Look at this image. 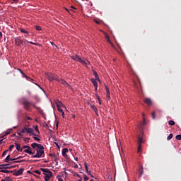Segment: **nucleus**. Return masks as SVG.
Returning a JSON list of instances; mask_svg holds the SVG:
<instances>
[{"mask_svg":"<svg viewBox=\"0 0 181 181\" xmlns=\"http://www.w3.org/2000/svg\"><path fill=\"white\" fill-rule=\"evenodd\" d=\"M84 165H85V169H86L87 173H88V166L87 165V162H85Z\"/></svg>","mask_w":181,"mask_h":181,"instance_id":"473e14b6","label":"nucleus"},{"mask_svg":"<svg viewBox=\"0 0 181 181\" xmlns=\"http://www.w3.org/2000/svg\"><path fill=\"white\" fill-rule=\"evenodd\" d=\"M91 83H93L95 88H98V83H97V79H95L94 78H92L90 79Z\"/></svg>","mask_w":181,"mask_h":181,"instance_id":"ddd939ff","label":"nucleus"},{"mask_svg":"<svg viewBox=\"0 0 181 181\" xmlns=\"http://www.w3.org/2000/svg\"><path fill=\"white\" fill-rule=\"evenodd\" d=\"M16 128H18V126H15L13 127V129H16Z\"/></svg>","mask_w":181,"mask_h":181,"instance_id":"e2e57ef3","label":"nucleus"},{"mask_svg":"<svg viewBox=\"0 0 181 181\" xmlns=\"http://www.w3.org/2000/svg\"><path fill=\"white\" fill-rule=\"evenodd\" d=\"M93 74L95 76V80H97L98 81H100V78L98 77V74H97V72L95 71H93Z\"/></svg>","mask_w":181,"mask_h":181,"instance_id":"aec40b11","label":"nucleus"},{"mask_svg":"<svg viewBox=\"0 0 181 181\" xmlns=\"http://www.w3.org/2000/svg\"><path fill=\"white\" fill-rule=\"evenodd\" d=\"M140 173H139V177H142V175H144V167L143 166H141L140 168Z\"/></svg>","mask_w":181,"mask_h":181,"instance_id":"4be33fe9","label":"nucleus"},{"mask_svg":"<svg viewBox=\"0 0 181 181\" xmlns=\"http://www.w3.org/2000/svg\"><path fill=\"white\" fill-rule=\"evenodd\" d=\"M26 129H27L26 127H25L23 129H22L21 134H26Z\"/></svg>","mask_w":181,"mask_h":181,"instance_id":"f704fd0d","label":"nucleus"},{"mask_svg":"<svg viewBox=\"0 0 181 181\" xmlns=\"http://www.w3.org/2000/svg\"><path fill=\"white\" fill-rule=\"evenodd\" d=\"M74 159H75V160H76V162H77V160H78V158H77V157L75 158Z\"/></svg>","mask_w":181,"mask_h":181,"instance_id":"69168bd1","label":"nucleus"},{"mask_svg":"<svg viewBox=\"0 0 181 181\" xmlns=\"http://www.w3.org/2000/svg\"><path fill=\"white\" fill-rule=\"evenodd\" d=\"M35 130L38 134H40V132H39V127L35 126Z\"/></svg>","mask_w":181,"mask_h":181,"instance_id":"a19ab883","label":"nucleus"},{"mask_svg":"<svg viewBox=\"0 0 181 181\" xmlns=\"http://www.w3.org/2000/svg\"><path fill=\"white\" fill-rule=\"evenodd\" d=\"M11 159H13V158H11V155H8L5 158L4 162H6V163H9V160H11Z\"/></svg>","mask_w":181,"mask_h":181,"instance_id":"412c9836","label":"nucleus"},{"mask_svg":"<svg viewBox=\"0 0 181 181\" xmlns=\"http://www.w3.org/2000/svg\"><path fill=\"white\" fill-rule=\"evenodd\" d=\"M17 134H18V135H19V136H23V134H22L21 132H18Z\"/></svg>","mask_w":181,"mask_h":181,"instance_id":"3c124183","label":"nucleus"},{"mask_svg":"<svg viewBox=\"0 0 181 181\" xmlns=\"http://www.w3.org/2000/svg\"><path fill=\"white\" fill-rule=\"evenodd\" d=\"M54 155H55V154L50 153V154H49V156H51V157H54Z\"/></svg>","mask_w":181,"mask_h":181,"instance_id":"13d9d810","label":"nucleus"},{"mask_svg":"<svg viewBox=\"0 0 181 181\" xmlns=\"http://www.w3.org/2000/svg\"><path fill=\"white\" fill-rule=\"evenodd\" d=\"M5 166H9V164H1L0 169H12V168H15V166H11V167H5Z\"/></svg>","mask_w":181,"mask_h":181,"instance_id":"9b49d317","label":"nucleus"},{"mask_svg":"<svg viewBox=\"0 0 181 181\" xmlns=\"http://www.w3.org/2000/svg\"><path fill=\"white\" fill-rule=\"evenodd\" d=\"M29 141H30V138L29 137L24 138V142H26V144L29 143Z\"/></svg>","mask_w":181,"mask_h":181,"instance_id":"2f4dec72","label":"nucleus"},{"mask_svg":"<svg viewBox=\"0 0 181 181\" xmlns=\"http://www.w3.org/2000/svg\"><path fill=\"white\" fill-rule=\"evenodd\" d=\"M21 162H25V160H21L18 161H14L13 163H21Z\"/></svg>","mask_w":181,"mask_h":181,"instance_id":"a18cd8bd","label":"nucleus"},{"mask_svg":"<svg viewBox=\"0 0 181 181\" xmlns=\"http://www.w3.org/2000/svg\"><path fill=\"white\" fill-rule=\"evenodd\" d=\"M57 110L58 111H59V112H63V109H62V107H63V103H59V104H57Z\"/></svg>","mask_w":181,"mask_h":181,"instance_id":"2eb2a0df","label":"nucleus"},{"mask_svg":"<svg viewBox=\"0 0 181 181\" xmlns=\"http://www.w3.org/2000/svg\"><path fill=\"white\" fill-rule=\"evenodd\" d=\"M23 149H32V148H30V146H23Z\"/></svg>","mask_w":181,"mask_h":181,"instance_id":"c9c22d12","label":"nucleus"},{"mask_svg":"<svg viewBox=\"0 0 181 181\" xmlns=\"http://www.w3.org/2000/svg\"><path fill=\"white\" fill-rule=\"evenodd\" d=\"M24 171H25V168H20L18 170H15L13 171V176H21V175L23 174Z\"/></svg>","mask_w":181,"mask_h":181,"instance_id":"39448f33","label":"nucleus"},{"mask_svg":"<svg viewBox=\"0 0 181 181\" xmlns=\"http://www.w3.org/2000/svg\"><path fill=\"white\" fill-rule=\"evenodd\" d=\"M83 179H84L85 181H87V180H88V177H87V175H83Z\"/></svg>","mask_w":181,"mask_h":181,"instance_id":"49530a36","label":"nucleus"},{"mask_svg":"<svg viewBox=\"0 0 181 181\" xmlns=\"http://www.w3.org/2000/svg\"><path fill=\"white\" fill-rule=\"evenodd\" d=\"M27 119H28L29 121H32V119L30 117L26 116Z\"/></svg>","mask_w":181,"mask_h":181,"instance_id":"603ef678","label":"nucleus"},{"mask_svg":"<svg viewBox=\"0 0 181 181\" xmlns=\"http://www.w3.org/2000/svg\"><path fill=\"white\" fill-rule=\"evenodd\" d=\"M94 22H95L97 23V25H100V21H97V20H94Z\"/></svg>","mask_w":181,"mask_h":181,"instance_id":"864d4df0","label":"nucleus"},{"mask_svg":"<svg viewBox=\"0 0 181 181\" xmlns=\"http://www.w3.org/2000/svg\"><path fill=\"white\" fill-rule=\"evenodd\" d=\"M11 132H12V129H7V131L4 132V135L1 136L0 138H4V136H6V135H9Z\"/></svg>","mask_w":181,"mask_h":181,"instance_id":"f3484780","label":"nucleus"},{"mask_svg":"<svg viewBox=\"0 0 181 181\" xmlns=\"http://www.w3.org/2000/svg\"><path fill=\"white\" fill-rule=\"evenodd\" d=\"M58 181H64V180H62V178H60V177H59V178L58 179Z\"/></svg>","mask_w":181,"mask_h":181,"instance_id":"680f3d73","label":"nucleus"},{"mask_svg":"<svg viewBox=\"0 0 181 181\" xmlns=\"http://www.w3.org/2000/svg\"><path fill=\"white\" fill-rule=\"evenodd\" d=\"M56 127H57V128H59V122H57Z\"/></svg>","mask_w":181,"mask_h":181,"instance_id":"0e129e2a","label":"nucleus"},{"mask_svg":"<svg viewBox=\"0 0 181 181\" xmlns=\"http://www.w3.org/2000/svg\"><path fill=\"white\" fill-rule=\"evenodd\" d=\"M0 37H2V33L0 32Z\"/></svg>","mask_w":181,"mask_h":181,"instance_id":"774afa93","label":"nucleus"},{"mask_svg":"<svg viewBox=\"0 0 181 181\" xmlns=\"http://www.w3.org/2000/svg\"><path fill=\"white\" fill-rule=\"evenodd\" d=\"M25 42H28V43H30V45H34V46H39L38 43H35L33 42L28 41L27 40H25Z\"/></svg>","mask_w":181,"mask_h":181,"instance_id":"cd10ccee","label":"nucleus"},{"mask_svg":"<svg viewBox=\"0 0 181 181\" xmlns=\"http://www.w3.org/2000/svg\"><path fill=\"white\" fill-rule=\"evenodd\" d=\"M176 139H177L178 141H180L181 140V135L180 134H178L176 136Z\"/></svg>","mask_w":181,"mask_h":181,"instance_id":"58836bf2","label":"nucleus"},{"mask_svg":"<svg viewBox=\"0 0 181 181\" xmlns=\"http://www.w3.org/2000/svg\"><path fill=\"white\" fill-rule=\"evenodd\" d=\"M138 148H137V152L138 153H141L142 152V146L141 144H138Z\"/></svg>","mask_w":181,"mask_h":181,"instance_id":"b1692460","label":"nucleus"},{"mask_svg":"<svg viewBox=\"0 0 181 181\" xmlns=\"http://www.w3.org/2000/svg\"><path fill=\"white\" fill-rule=\"evenodd\" d=\"M67 152H69V149L67 148H63L62 156H64V157L67 156V154H66V153H67Z\"/></svg>","mask_w":181,"mask_h":181,"instance_id":"a211bd4d","label":"nucleus"},{"mask_svg":"<svg viewBox=\"0 0 181 181\" xmlns=\"http://www.w3.org/2000/svg\"><path fill=\"white\" fill-rule=\"evenodd\" d=\"M106 90V97L108 98V100H111V93H110V88L108 87L105 86Z\"/></svg>","mask_w":181,"mask_h":181,"instance_id":"f8f14e48","label":"nucleus"},{"mask_svg":"<svg viewBox=\"0 0 181 181\" xmlns=\"http://www.w3.org/2000/svg\"><path fill=\"white\" fill-rule=\"evenodd\" d=\"M40 170H42V172H43V175H45V176L50 173H52V171L49 170L47 168H40Z\"/></svg>","mask_w":181,"mask_h":181,"instance_id":"4468645a","label":"nucleus"},{"mask_svg":"<svg viewBox=\"0 0 181 181\" xmlns=\"http://www.w3.org/2000/svg\"><path fill=\"white\" fill-rule=\"evenodd\" d=\"M88 175H89L90 176H91V177H93V175H91V171H88V173H87Z\"/></svg>","mask_w":181,"mask_h":181,"instance_id":"6e6d98bb","label":"nucleus"},{"mask_svg":"<svg viewBox=\"0 0 181 181\" xmlns=\"http://www.w3.org/2000/svg\"><path fill=\"white\" fill-rule=\"evenodd\" d=\"M71 8H72V9H76L74 6H71Z\"/></svg>","mask_w":181,"mask_h":181,"instance_id":"338daca9","label":"nucleus"},{"mask_svg":"<svg viewBox=\"0 0 181 181\" xmlns=\"http://www.w3.org/2000/svg\"><path fill=\"white\" fill-rule=\"evenodd\" d=\"M47 77L49 81H50L51 83L52 81H54V80L57 81V79H59V78L56 77V75H54L53 74H50V73L47 74Z\"/></svg>","mask_w":181,"mask_h":181,"instance_id":"20e7f679","label":"nucleus"},{"mask_svg":"<svg viewBox=\"0 0 181 181\" xmlns=\"http://www.w3.org/2000/svg\"><path fill=\"white\" fill-rule=\"evenodd\" d=\"M15 145H16V149L18 152H22V151H23V148H21L20 144L15 143Z\"/></svg>","mask_w":181,"mask_h":181,"instance_id":"6ab92c4d","label":"nucleus"},{"mask_svg":"<svg viewBox=\"0 0 181 181\" xmlns=\"http://www.w3.org/2000/svg\"><path fill=\"white\" fill-rule=\"evenodd\" d=\"M168 124H169V125H170V126H173V125H175V121H173V120H170L169 122H168Z\"/></svg>","mask_w":181,"mask_h":181,"instance_id":"7c9ffc66","label":"nucleus"},{"mask_svg":"<svg viewBox=\"0 0 181 181\" xmlns=\"http://www.w3.org/2000/svg\"><path fill=\"white\" fill-rule=\"evenodd\" d=\"M73 60L75 62H78L79 63H81V64H84V66H87V62H86V60H84V58H81L78 57V55H73L71 57Z\"/></svg>","mask_w":181,"mask_h":181,"instance_id":"7ed1b4c3","label":"nucleus"},{"mask_svg":"<svg viewBox=\"0 0 181 181\" xmlns=\"http://www.w3.org/2000/svg\"><path fill=\"white\" fill-rule=\"evenodd\" d=\"M32 148H37V153L34 156H32L31 158H42V156L45 154V147L40 144L33 143L31 144Z\"/></svg>","mask_w":181,"mask_h":181,"instance_id":"f257e3e1","label":"nucleus"},{"mask_svg":"<svg viewBox=\"0 0 181 181\" xmlns=\"http://www.w3.org/2000/svg\"><path fill=\"white\" fill-rule=\"evenodd\" d=\"M54 160H57V156H56V154L54 155Z\"/></svg>","mask_w":181,"mask_h":181,"instance_id":"8fccbe9b","label":"nucleus"},{"mask_svg":"<svg viewBox=\"0 0 181 181\" xmlns=\"http://www.w3.org/2000/svg\"><path fill=\"white\" fill-rule=\"evenodd\" d=\"M9 151V150H6L3 152L2 153V156H4L5 155H6V153H8V152Z\"/></svg>","mask_w":181,"mask_h":181,"instance_id":"ea45409f","label":"nucleus"},{"mask_svg":"<svg viewBox=\"0 0 181 181\" xmlns=\"http://www.w3.org/2000/svg\"><path fill=\"white\" fill-rule=\"evenodd\" d=\"M34 173H36L37 175H41L42 174V173L39 170H35Z\"/></svg>","mask_w":181,"mask_h":181,"instance_id":"c03bdc74","label":"nucleus"},{"mask_svg":"<svg viewBox=\"0 0 181 181\" xmlns=\"http://www.w3.org/2000/svg\"><path fill=\"white\" fill-rule=\"evenodd\" d=\"M62 112V114L63 118H64V112Z\"/></svg>","mask_w":181,"mask_h":181,"instance_id":"bf43d9fd","label":"nucleus"},{"mask_svg":"<svg viewBox=\"0 0 181 181\" xmlns=\"http://www.w3.org/2000/svg\"><path fill=\"white\" fill-rule=\"evenodd\" d=\"M90 107L91 109L93 110V111H94L95 113H97L98 110H97V107H95V105H90Z\"/></svg>","mask_w":181,"mask_h":181,"instance_id":"393cba45","label":"nucleus"},{"mask_svg":"<svg viewBox=\"0 0 181 181\" xmlns=\"http://www.w3.org/2000/svg\"><path fill=\"white\" fill-rule=\"evenodd\" d=\"M141 144H144V140L141 137V136H139V141H138V145H141Z\"/></svg>","mask_w":181,"mask_h":181,"instance_id":"bb28decb","label":"nucleus"},{"mask_svg":"<svg viewBox=\"0 0 181 181\" xmlns=\"http://www.w3.org/2000/svg\"><path fill=\"white\" fill-rule=\"evenodd\" d=\"M28 173H29L30 175H32V172H30V170L27 171Z\"/></svg>","mask_w":181,"mask_h":181,"instance_id":"052dcab7","label":"nucleus"},{"mask_svg":"<svg viewBox=\"0 0 181 181\" xmlns=\"http://www.w3.org/2000/svg\"><path fill=\"white\" fill-rule=\"evenodd\" d=\"M6 181H11V180H12V178H11L10 177H6Z\"/></svg>","mask_w":181,"mask_h":181,"instance_id":"de8ad7c7","label":"nucleus"},{"mask_svg":"<svg viewBox=\"0 0 181 181\" xmlns=\"http://www.w3.org/2000/svg\"><path fill=\"white\" fill-rule=\"evenodd\" d=\"M23 152H25V153H29V155H35V151L33 152L32 149L27 148L24 150Z\"/></svg>","mask_w":181,"mask_h":181,"instance_id":"dca6fc26","label":"nucleus"},{"mask_svg":"<svg viewBox=\"0 0 181 181\" xmlns=\"http://www.w3.org/2000/svg\"><path fill=\"white\" fill-rule=\"evenodd\" d=\"M35 29H36V30H42V27L36 25Z\"/></svg>","mask_w":181,"mask_h":181,"instance_id":"4c0bfd02","label":"nucleus"},{"mask_svg":"<svg viewBox=\"0 0 181 181\" xmlns=\"http://www.w3.org/2000/svg\"><path fill=\"white\" fill-rule=\"evenodd\" d=\"M23 105L24 106V109L26 111H29V107L30 105L33 107V108H35L37 110L40 112H43V110L40 108V107L36 106L35 104L32 103L31 102H29L26 98H23V102H22Z\"/></svg>","mask_w":181,"mask_h":181,"instance_id":"f03ea898","label":"nucleus"},{"mask_svg":"<svg viewBox=\"0 0 181 181\" xmlns=\"http://www.w3.org/2000/svg\"><path fill=\"white\" fill-rule=\"evenodd\" d=\"M14 42L16 46H21V45H23V40L21 38V37H14Z\"/></svg>","mask_w":181,"mask_h":181,"instance_id":"423d86ee","label":"nucleus"},{"mask_svg":"<svg viewBox=\"0 0 181 181\" xmlns=\"http://www.w3.org/2000/svg\"><path fill=\"white\" fill-rule=\"evenodd\" d=\"M20 32H21V33H26L27 35L29 34V32H28L23 28H21Z\"/></svg>","mask_w":181,"mask_h":181,"instance_id":"c85d7f7f","label":"nucleus"},{"mask_svg":"<svg viewBox=\"0 0 181 181\" xmlns=\"http://www.w3.org/2000/svg\"><path fill=\"white\" fill-rule=\"evenodd\" d=\"M23 157L22 156H19L18 158H13V159H11V160H18V159H22Z\"/></svg>","mask_w":181,"mask_h":181,"instance_id":"e433bc0d","label":"nucleus"},{"mask_svg":"<svg viewBox=\"0 0 181 181\" xmlns=\"http://www.w3.org/2000/svg\"><path fill=\"white\" fill-rule=\"evenodd\" d=\"M13 2H14L15 4H18L19 2V0H12Z\"/></svg>","mask_w":181,"mask_h":181,"instance_id":"5fc2aeb1","label":"nucleus"},{"mask_svg":"<svg viewBox=\"0 0 181 181\" xmlns=\"http://www.w3.org/2000/svg\"><path fill=\"white\" fill-rule=\"evenodd\" d=\"M144 103H145V104H146L148 107H151V105H152V100H151V98H146L144 99Z\"/></svg>","mask_w":181,"mask_h":181,"instance_id":"9d476101","label":"nucleus"},{"mask_svg":"<svg viewBox=\"0 0 181 181\" xmlns=\"http://www.w3.org/2000/svg\"><path fill=\"white\" fill-rule=\"evenodd\" d=\"M33 138H34V139H35V141H40V139H39V138H37V137H36V136H34Z\"/></svg>","mask_w":181,"mask_h":181,"instance_id":"09e8293b","label":"nucleus"},{"mask_svg":"<svg viewBox=\"0 0 181 181\" xmlns=\"http://www.w3.org/2000/svg\"><path fill=\"white\" fill-rule=\"evenodd\" d=\"M50 177H53V173H49L48 174H46L45 176V181H49Z\"/></svg>","mask_w":181,"mask_h":181,"instance_id":"1a4fd4ad","label":"nucleus"},{"mask_svg":"<svg viewBox=\"0 0 181 181\" xmlns=\"http://www.w3.org/2000/svg\"><path fill=\"white\" fill-rule=\"evenodd\" d=\"M95 95L98 101H100V96L98 95V93H95Z\"/></svg>","mask_w":181,"mask_h":181,"instance_id":"79ce46f5","label":"nucleus"},{"mask_svg":"<svg viewBox=\"0 0 181 181\" xmlns=\"http://www.w3.org/2000/svg\"><path fill=\"white\" fill-rule=\"evenodd\" d=\"M17 70H18V71H20V73H21V74H23V75L25 77V78H30L28 77V76H26V74H25V73H23V71H22V69H17Z\"/></svg>","mask_w":181,"mask_h":181,"instance_id":"a878e982","label":"nucleus"},{"mask_svg":"<svg viewBox=\"0 0 181 181\" xmlns=\"http://www.w3.org/2000/svg\"><path fill=\"white\" fill-rule=\"evenodd\" d=\"M12 148H15V145H11L10 146H9V148H8V151H12Z\"/></svg>","mask_w":181,"mask_h":181,"instance_id":"37998d69","label":"nucleus"},{"mask_svg":"<svg viewBox=\"0 0 181 181\" xmlns=\"http://www.w3.org/2000/svg\"><path fill=\"white\" fill-rule=\"evenodd\" d=\"M151 117H152L153 119H155V118H156V113L155 112H153Z\"/></svg>","mask_w":181,"mask_h":181,"instance_id":"72a5a7b5","label":"nucleus"},{"mask_svg":"<svg viewBox=\"0 0 181 181\" xmlns=\"http://www.w3.org/2000/svg\"><path fill=\"white\" fill-rule=\"evenodd\" d=\"M173 138V134H170L169 136L167 137V141H170Z\"/></svg>","mask_w":181,"mask_h":181,"instance_id":"c756f323","label":"nucleus"},{"mask_svg":"<svg viewBox=\"0 0 181 181\" xmlns=\"http://www.w3.org/2000/svg\"><path fill=\"white\" fill-rule=\"evenodd\" d=\"M57 81H58V83H60L61 84H62V86L65 87H70V85L69 84V83H67V81H66L64 79L58 78L57 79Z\"/></svg>","mask_w":181,"mask_h":181,"instance_id":"0eeeda50","label":"nucleus"},{"mask_svg":"<svg viewBox=\"0 0 181 181\" xmlns=\"http://www.w3.org/2000/svg\"><path fill=\"white\" fill-rule=\"evenodd\" d=\"M2 144H4V139L0 140V145H2Z\"/></svg>","mask_w":181,"mask_h":181,"instance_id":"4d7b16f0","label":"nucleus"},{"mask_svg":"<svg viewBox=\"0 0 181 181\" xmlns=\"http://www.w3.org/2000/svg\"><path fill=\"white\" fill-rule=\"evenodd\" d=\"M26 134H29L30 136H32V135H33V136H38L36 134L34 133V130L32 128L27 127Z\"/></svg>","mask_w":181,"mask_h":181,"instance_id":"6e6552de","label":"nucleus"},{"mask_svg":"<svg viewBox=\"0 0 181 181\" xmlns=\"http://www.w3.org/2000/svg\"><path fill=\"white\" fill-rule=\"evenodd\" d=\"M1 173H13V171L8 170H0Z\"/></svg>","mask_w":181,"mask_h":181,"instance_id":"5701e85b","label":"nucleus"}]
</instances>
